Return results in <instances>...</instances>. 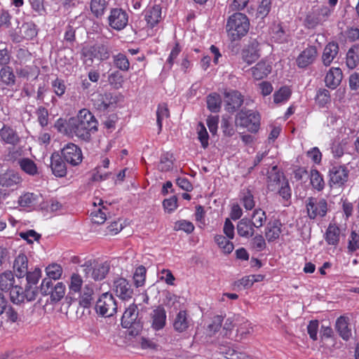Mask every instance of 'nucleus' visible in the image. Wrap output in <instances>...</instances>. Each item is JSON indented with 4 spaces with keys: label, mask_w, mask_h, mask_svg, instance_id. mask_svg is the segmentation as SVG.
I'll return each instance as SVG.
<instances>
[{
    "label": "nucleus",
    "mask_w": 359,
    "mask_h": 359,
    "mask_svg": "<svg viewBox=\"0 0 359 359\" xmlns=\"http://www.w3.org/2000/svg\"><path fill=\"white\" fill-rule=\"evenodd\" d=\"M272 38L275 41L280 43L287 41V34L280 24L274 25L272 31Z\"/></svg>",
    "instance_id": "37998d69"
},
{
    "label": "nucleus",
    "mask_w": 359,
    "mask_h": 359,
    "mask_svg": "<svg viewBox=\"0 0 359 359\" xmlns=\"http://www.w3.org/2000/svg\"><path fill=\"white\" fill-rule=\"evenodd\" d=\"M0 138L4 143L13 147L20 142V137L17 131L8 125H4L0 129Z\"/></svg>",
    "instance_id": "dca6fc26"
},
{
    "label": "nucleus",
    "mask_w": 359,
    "mask_h": 359,
    "mask_svg": "<svg viewBox=\"0 0 359 359\" xmlns=\"http://www.w3.org/2000/svg\"><path fill=\"white\" fill-rule=\"evenodd\" d=\"M292 91L287 86H283L273 94V101L279 104L287 101L291 96Z\"/></svg>",
    "instance_id": "c03bdc74"
},
{
    "label": "nucleus",
    "mask_w": 359,
    "mask_h": 359,
    "mask_svg": "<svg viewBox=\"0 0 359 359\" xmlns=\"http://www.w3.org/2000/svg\"><path fill=\"white\" fill-rule=\"evenodd\" d=\"M14 276L11 271H6L0 275V290L8 292L14 285Z\"/></svg>",
    "instance_id": "f704fd0d"
},
{
    "label": "nucleus",
    "mask_w": 359,
    "mask_h": 359,
    "mask_svg": "<svg viewBox=\"0 0 359 359\" xmlns=\"http://www.w3.org/2000/svg\"><path fill=\"white\" fill-rule=\"evenodd\" d=\"M93 47L95 50L97 58L101 60H105L109 57V50L106 44H97L94 45Z\"/></svg>",
    "instance_id": "0e129e2a"
},
{
    "label": "nucleus",
    "mask_w": 359,
    "mask_h": 359,
    "mask_svg": "<svg viewBox=\"0 0 359 359\" xmlns=\"http://www.w3.org/2000/svg\"><path fill=\"white\" fill-rule=\"evenodd\" d=\"M250 245L253 249L256 250L258 252L264 250L266 247V244L264 238V236L261 234L256 235L251 240Z\"/></svg>",
    "instance_id": "338daca9"
},
{
    "label": "nucleus",
    "mask_w": 359,
    "mask_h": 359,
    "mask_svg": "<svg viewBox=\"0 0 359 359\" xmlns=\"http://www.w3.org/2000/svg\"><path fill=\"white\" fill-rule=\"evenodd\" d=\"M18 164L25 173L29 175L38 174V168L34 161L29 158H22L18 160Z\"/></svg>",
    "instance_id": "2f4dec72"
},
{
    "label": "nucleus",
    "mask_w": 359,
    "mask_h": 359,
    "mask_svg": "<svg viewBox=\"0 0 359 359\" xmlns=\"http://www.w3.org/2000/svg\"><path fill=\"white\" fill-rule=\"evenodd\" d=\"M95 311L99 315L107 318L117 311V304L113 294L110 292L102 294L96 302Z\"/></svg>",
    "instance_id": "39448f33"
},
{
    "label": "nucleus",
    "mask_w": 359,
    "mask_h": 359,
    "mask_svg": "<svg viewBox=\"0 0 359 359\" xmlns=\"http://www.w3.org/2000/svg\"><path fill=\"white\" fill-rule=\"evenodd\" d=\"M38 198V195L33 193H27L20 197L19 203L22 207H29L36 205Z\"/></svg>",
    "instance_id": "6e6d98bb"
},
{
    "label": "nucleus",
    "mask_w": 359,
    "mask_h": 359,
    "mask_svg": "<svg viewBox=\"0 0 359 359\" xmlns=\"http://www.w3.org/2000/svg\"><path fill=\"white\" fill-rule=\"evenodd\" d=\"M46 271L48 276L47 278H50V280L55 282L56 280L61 277L62 269L61 266L57 264H52L46 267Z\"/></svg>",
    "instance_id": "3c124183"
},
{
    "label": "nucleus",
    "mask_w": 359,
    "mask_h": 359,
    "mask_svg": "<svg viewBox=\"0 0 359 359\" xmlns=\"http://www.w3.org/2000/svg\"><path fill=\"white\" fill-rule=\"evenodd\" d=\"M347 248L350 252L359 250V235L355 231H351Z\"/></svg>",
    "instance_id": "774afa93"
},
{
    "label": "nucleus",
    "mask_w": 359,
    "mask_h": 359,
    "mask_svg": "<svg viewBox=\"0 0 359 359\" xmlns=\"http://www.w3.org/2000/svg\"><path fill=\"white\" fill-rule=\"evenodd\" d=\"M315 100L319 107H325L327 103H330L331 101L330 91L325 88L318 89Z\"/></svg>",
    "instance_id": "49530a36"
},
{
    "label": "nucleus",
    "mask_w": 359,
    "mask_h": 359,
    "mask_svg": "<svg viewBox=\"0 0 359 359\" xmlns=\"http://www.w3.org/2000/svg\"><path fill=\"white\" fill-rule=\"evenodd\" d=\"M93 289L91 286L86 285L83 289V294L79 301V304L84 308H88L93 300Z\"/></svg>",
    "instance_id": "a19ab883"
},
{
    "label": "nucleus",
    "mask_w": 359,
    "mask_h": 359,
    "mask_svg": "<svg viewBox=\"0 0 359 359\" xmlns=\"http://www.w3.org/2000/svg\"><path fill=\"white\" fill-rule=\"evenodd\" d=\"M98 122L95 116L87 109H81L77 116L70 118L66 123L65 133L75 136L81 141L89 142L91 133L97 130Z\"/></svg>",
    "instance_id": "f257e3e1"
},
{
    "label": "nucleus",
    "mask_w": 359,
    "mask_h": 359,
    "mask_svg": "<svg viewBox=\"0 0 359 359\" xmlns=\"http://www.w3.org/2000/svg\"><path fill=\"white\" fill-rule=\"evenodd\" d=\"M108 81L115 88L118 89L122 87L123 77L119 71H115L109 75Z\"/></svg>",
    "instance_id": "e2e57ef3"
},
{
    "label": "nucleus",
    "mask_w": 359,
    "mask_h": 359,
    "mask_svg": "<svg viewBox=\"0 0 359 359\" xmlns=\"http://www.w3.org/2000/svg\"><path fill=\"white\" fill-rule=\"evenodd\" d=\"M61 154L66 163L75 166L83 159L81 149L74 143L67 144L61 150Z\"/></svg>",
    "instance_id": "1a4fd4ad"
},
{
    "label": "nucleus",
    "mask_w": 359,
    "mask_h": 359,
    "mask_svg": "<svg viewBox=\"0 0 359 359\" xmlns=\"http://www.w3.org/2000/svg\"><path fill=\"white\" fill-rule=\"evenodd\" d=\"M262 39L261 36L249 37L248 43L242 50V58L244 62L250 65L257 60L260 57V50Z\"/></svg>",
    "instance_id": "423d86ee"
},
{
    "label": "nucleus",
    "mask_w": 359,
    "mask_h": 359,
    "mask_svg": "<svg viewBox=\"0 0 359 359\" xmlns=\"http://www.w3.org/2000/svg\"><path fill=\"white\" fill-rule=\"evenodd\" d=\"M307 214L311 219L323 217L327 212V203L325 198L309 197L306 201Z\"/></svg>",
    "instance_id": "0eeeda50"
},
{
    "label": "nucleus",
    "mask_w": 359,
    "mask_h": 359,
    "mask_svg": "<svg viewBox=\"0 0 359 359\" xmlns=\"http://www.w3.org/2000/svg\"><path fill=\"white\" fill-rule=\"evenodd\" d=\"M91 101L95 109L100 111H104L116 107L118 97L111 93L107 92L103 94L93 95Z\"/></svg>",
    "instance_id": "6e6552de"
},
{
    "label": "nucleus",
    "mask_w": 359,
    "mask_h": 359,
    "mask_svg": "<svg viewBox=\"0 0 359 359\" xmlns=\"http://www.w3.org/2000/svg\"><path fill=\"white\" fill-rule=\"evenodd\" d=\"M222 98L217 93L210 94L207 97V107L213 113L219 111L221 109Z\"/></svg>",
    "instance_id": "e433bc0d"
},
{
    "label": "nucleus",
    "mask_w": 359,
    "mask_h": 359,
    "mask_svg": "<svg viewBox=\"0 0 359 359\" xmlns=\"http://www.w3.org/2000/svg\"><path fill=\"white\" fill-rule=\"evenodd\" d=\"M339 50V48L337 42L332 41L328 43L325 46L322 55V62L323 65L326 67L330 66L338 55Z\"/></svg>",
    "instance_id": "6ab92c4d"
},
{
    "label": "nucleus",
    "mask_w": 359,
    "mask_h": 359,
    "mask_svg": "<svg viewBox=\"0 0 359 359\" xmlns=\"http://www.w3.org/2000/svg\"><path fill=\"white\" fill-rule=\"evenodd\" d=\"M20 182V177L13 171H8L0 175V184L2 187H13Z\"/></svg>",
    "instance_id": "cd10ccee"
},
{
    "label": "nucleus",
    "mask_w": 359,
    "mask_h": 359,
    "mask_svg": "<svg viewBox=\"0 0 359 359\" xmlns=\"http://www.w3.org/2000/svg\"><path fill=\"white\" fill-rule=\"evenodd\" d=\"M343 78L342 71L339 67H332L325 77V86L330 89L337 88Z\"/></svg>",
    "instance_id": "a211bd4d"
},
{
    "label": "nucleus",
    "mask_w": 359,
    "mask_h": 359,
    "mask_svg": "<svg viewBox=\"0 0 359 359\" xmlns=\"http://www.w3.org/2000/svg\"><path fill=\"white\" fill-rule=\"evenodd\" d=\"M144 19L150 27H153L161 20V7L154 5L147 8L144 11Z\"/></svg>",
    "instance_id": "4be33fe9"
},
{
    "label": "nucleus",
    "mask_w": 359,
    "mask_h": 359,
    "mask_svg": "<svg viewBox=\"0 0 359 359\" xmlns=\"http://www.w3.org/2000/svg\"><path fill=\"white\" fill-rule=\"evenodd\" d=\"M323 20V18L320 16V13L313 12L307 15L305 19V25L309 29H313L318 26Z\"/></svg>",
    "instance_id": "13d9d810"
},
{
    "label": "nucleus",
    "mask_w": 359,
    "mask_h": 359,
    "mask_svg": "<svg viewBox=\"0 0 359 359\" xmlns=\"http://www.w3.org/2000/svg\"><path fill=\"white\" fill-rule=\"evenodd\" d=\"M28 259L25 255L20 254L15 259L13 269L18 278H22L27 273Z\"/></svg>",
    "instance_id": "b1692460"
},
{
    "label": "nucleus",
    "mask_w": 359,
    "mask_h": 359,
    "mask_svg": "<svg viewBox=\"0 0 359 359\" xmlns=\"http://www.w3.org/2000/svg\"><path fill=\"white\" fill-rule=\"evenodd\" d=\"M10 291L11 300L15 304H19L23 302L24 298V290L22 287L18 285H13Z\"/></svg>",
    "instance_id": "603ef678"
},
{
    "label": "nucleus",
    "mask_w": 359,
    "mask_h": 359,
    "mask_svg": "<svg viewBox=\"0 0 359 359\" xmlns=\"http://www.w3.org/2000/svg\"><path fill=\"white\" fill-rule=\"evenodd\" d=\"M250 21L248 17L241 13H236L229 17L226 30L231 41H239L249 31Z\"/></svg>",
    "instance_id": "f03ea898"
},
{
    "label": "nucleus",
    "mask_w": 359,
    "mask_h": 359,
    "mask_svg": "<svg viewBox=\"0 0 359 359\" xmlns=\"http://www.w3.org/2000/svg\"><path fill=\"white\" fill-rule=\"evenodd\" d=\"M347 67L353 69L359 64V45H353L347 52L346 61Z\"/></svg>",
    "instance_id": "c85d7f7f"
},
{
    "label": "nucleus",
    "mask_w": 359,
    "mask_h": 359,
    "mask_svg": "<svg viewBox=\"0 0 359 359\" xmlns=\"http://www.w3.org/2000/svg\"><path fill=\"white\" fill-rule=\"evenodd\" d=\"M83 284V280L80 275L77 273H73L71 276V280L69 283V292L67 296V299L72 300L74 297H72L74 293H79L81 291V285Z\"/></svg>",
    "instance_id": "473e14b6"
},
{
    "label": "nucleus",
    "mask_w": 359,
    "mask_h": 359,
    "mask_svg": "<svg viewBox=\"0 0 359 359\" xmlns=\"http://www.w3.org/2000/svg\"><path fill=\"white\" fill-rule=\"evenodd\" d=\"M226 109L231 113L237 111L243 104V96L238 90L225 92Z\"/></svg>",
    "instance_id": "4468645a"
},
{
    "label": "nucleus",
    "mask_w": 359,
    "mask_h": 359,
    "mask_svg": "<svg viewBox=\"0 0 359 359\" xmlns=\"http://www.w3.org/2000/svg\"><path fill=\"white\" fill-rule=\"evenodd\" d=\"M222 235H216L215 236V242L222 250L225 254H230L233 248V244L229 240Z\"/></svg>",
    "instance_id": "58836bf2"
},
{
    "label": "nucleus",
    "mask_w": 359,
    "mask_h": 359,
    "mask_svg": "<svg viewBox=\"0 0 359 359\" xmlns=\"http://www.w3.org/2000/svg\"><path fill=\"white\" fill-rule=\"evenodd\" d=\"M278 194L285 201H288L291 198L292 191L290 187L288 180L285 178H283L281 186L278 190Z\"/></svg>",
    "instance_id": "052dcab7"
},
{
    "label": "nucleus",
    "mask_w": 359,
    "mask_h": 359,
    "mask_svg": "<svg viewBox=\"0 0 359 359\" xmlns=\"http://www.w3.org/2000/svg\"><path fill=\"white\" fill-rule=\"evenodd\" d=\"M285 177L279 172L271 173L268 176L267 188L270 191H276L281 186L283 178Z\"/></svg>",
    "instance_id": "72a5a7b5"
},
{
    "label": "nucleus",
    "mask_w": 359,
    "mask_h": 359,
    "mask_svg": "<svg viewBox=\"0 0 359 359\" xmlns=\"http://www.w3.org/2000/svg\"><path fill=\"white\" fill-rule=\"evenodd\" d=\"M340 238V229L336 225L330 224L325 233V240L328 245H337Z\"/></svg>",
    "instance_id": "a878e982"
},
{
    "label": "nucleus",
    "mask_w": 359,
    "mask_h": 359,
    "mask_svg": "<svg viewBox=\"0 0 359 359\" xmlns=\"http://www.w3.org/2000/svg\"><path fill=\"white\" fill-rule=\"evenodd\" d=\"M20 34L22 38L29 40L36 36L37 32L34 24L24 23L20 28Z\"/></svg>",
    "instance_id": "79ce46f5"
},
{
    "label": "nucleus",
    "mask_w": 359,
    "mask_h": 359,
    "mask_svg": "<svg viewBox=\"0 0 359 359\" xmlns=\"http://www.w3.org/2000/svg\"><path fill=\"white\" fill-rule=\"evenodd\" d=\"M1 81L7 86H13L15 84V76L13 68L9 66L3 67L0 70Z\"/></svg>",
    "instance_id": "7c9ffc66"
},
{
    "label": "nucleus",
    "mask_w": 359,
    "mask_h": 359,
    "mask_svg": "<svg viewBox=\"0 0 359 359\" xmlns=\"http://www.w3.org/2000/svg\"><path fill=\"white\" fill-rule=\"evenodd\" d=\"M54 292L51 294V302H57L60 301L65 294V285L62 282L55 283Z\"/></svg>",
    "instance_id": "4d7b16f0"
},
{
    "label": "nucleus",
    "mask_w": 359,
    "mask_h": 359,
    "mask_svg": "<svg viewBox=\"0 0 359 359\" xmlns=\"http://www.w3.org/2000/svg\"><path fill=\"white\" fill-rule=\"evenodd\" d=\"M251 220L255 228L262 227L266 220V212L262 209H255L252 213Z\"/></svg>",
    "instance_id": "09e8293b"
},
{
    "label": "nucleus",
    "mask_w": 359,
    "mask_h": 359,
    "mask_svg": "<svg viewBox=\"0 0 359 359\" xmlns=\"http://www.w3.org/2000/svg\"><path fill=\"white\" fill-rule=\"evenodd\" d=\"M271 5V0H262L257 8V18L264 19L270 12Z\"/></svg>",
    "instance_id": "69168bd1"
},
{
    "label": "nucleus",
    "mask_w": 359,
    "mask_h": 359,
    "mask_svg": "<svg viewBox=\"0 0 359 359\" xmlns=\"http://www.w3.org/2000/svg\"><path fill=\"white\" fill-rule=\"evenodd\" d=\"M318 56V50L316 46H310L300 53L296 60L299 68H306L313 64Z\"/></svg>",
    "instance_id": "f8f14e48"
},
{
    "label": "nucleus",
    "mask_w": 359,
    "mask_h": 359,
    "mask_svg": "<svg viewBox=\"0 0 359 359\" xmlns=\"http://www.w3.org/2000/svg\"><path fill=\"white\" fill-rule=\"evenodd\" d=\"M109 264L107 262L93 266L92 278L95 280H103L109 273Z\"/></svg>",
    "instance_id": "c9c22d12"
},
{
    "label": "nucleus",
    "mask_w": 359,
    "mask_h": 359,
    "mask_svg": "<svg viewBox=\"0 0 359 359\" xmlns=\"http://www.w3.org/2000/svg\"><path fill=\"white\" fill-rule=\"evenodd\" d=\"M81 55L83 63L87 66H91L93 62V58H97L93 46L88 48H83Z\"/></svg>",
    "instance_id": "bf43d9fd"
},
{
    "label": "nucleus",
    "mask_w": 359,
    "mask_h": 359,
    "mask_svg": "<svg viewBox=\"0 0 359 359\" xmlns=\"http://www.w3.org/2000/svg\"><path fill=\"white\" fill-rule=\"evenodd\" d=\"M255 226L252 224V220L249 218L244 217L241 219L237 224L236 229L238 234L244 238H249L254 236Z\"/></svg>",
    "instance_id": "5701e85b"
},
{
    "label": "nucleus",
    "mask_w": 359,
    "mask_h": 359,
    "mask_svg": "<svg viewBox=\"0 0 359 359\" xmlns=\"http://www.w3.org/2000/svg\"><path fill=\"white\" fill-rule=\"evenodd\" d=\"M152 319V327L155 330H159L164 327L166 320V313L165 309L159 306L151 313Z\"/></svg>",
    "instance_id": "aec40b11"
},
{
    "label": "nucleus",
    "mask_w": 359,
    "mask_h": 359,
    "mask_svg": "<svg viewBox=\"0 0 359 359\" xmlns=\"http://www.w3.org/2000/svg\"><path fill=\"white\" fill-rule=\"evenodd\" d=\"M114 290L116 294L123 300L133 297V289L130 282L124 278H118L114 281Z\"/></svg>",
    "instance_id": "9b49d317"
},
{
    "label": "nucleus",
    "mask_w": 359,
    "mask_h": 359,
    "mask_svg": "<svg viewBox=\"0 0 359 359\" xmlns=\"http://www.w3.org/2000/svg\"><path fill=\"white\" fill-rule=\"evenodd\" d=\"M191 325L192 320L184 310L177 313L172 323L174 330L180 333L186 332Z\"/></svg>",
    "instance_id": "f3484780"
},
{
    "label": "nucleus",
    "mask_w": 359,
    "mask_h": 359,
    "mask_svg": "<svg viewBox=\"0 0 359 359\" xmlns=\"http://www.w3.org/2000/svg\"><path fill=\"white\" fill-rule=\"evenodd\" d=\"M336 330L339 336L344 340L347 341L351 336V331L348 328V319L344 316H340L335 324Z\"/></svg>",
    "instance_id": "bb28decb"
},
{
    "label": "nucleus",
    "mask_w": 359,
    "mask_h": 359,
    "mask_svg": "<svg viewBox=\"0 0 359 359\" xmlns=\"http://www.w3.org/2000/svg\"><path fill=\"white\" fill-rule=\"evenodd\" d=\"M55 283V282L50 280V278L43 279L40 285V293L43 296L50 295V298L51 299V294L54 292Z\"/></svg>",
    "instance_id": "864d4df0"
},
{
    "label": "nucleus",
    "mask_w": 359,
    "mask_h": 359,
    "mask_svg": "<svg viewBox=\"0 0 359 359\" xmlns=\"http://www.w3.org/2000/svg\"><path fill=\"white\" fill-rule=\"evenodd\" d=\"M169 110L165 103L160 104L156 111V122L159 132L162 129V121L164 118L169 117Z\"/></svg>",
    "instance_id": "5fc2aeb1"
},
{
    "label": "nucleus",
    "mask_w": 359,
    "mask_h": 359,
    "mask_svg": "<svg viewBox=\"0 0 359 359\" xmlns=\"http://www.w3.org/2000/svg\"><path fill=\"white\" fill-rule=\"evenodd\" d=\"M282 223L279 219H274L269 222L265 228V236L268 242H273L277 240L282 232Z\"/></svg>",
    "instance_id": "412c9836"
},
{
    "label": "nucleus",
    "mask_w": 359,
    "mask_h": 359,
    "mask_svg": "<svg viewBox=\"0 0 359 359\" xmlns=\"http://www.w3.org/2000/svg\"><path fill=\"white\" fill-rule=\"evenodd\" d=\"M272 69L271 65L265 61L259 62L252 70L253 77L257 80H261L267 76Z\"/></svg>",
    "instance_id": "393cba45"
},
{
    "label": "nucleus",
    "mask_w": 359,
    "mask_h": 359,
    "mask_svg": "<svg viewBox=\"0 0 359 359\" xmlns=\"http://www.w3.org/2000/svg\"><path fill=\"white\" fill-rule=\"evenodd\" d=\"M108 2L106 0H91L90 8L93 15L97 18H101L107 9Z\"/></svg>",
    "instance_id": "c756f323"
},
{
    "label": "nucleus",
    "mask_w": 359,
    "mask_h": 359,
    "mask_svg": "<svg viewBox=\"0 0 359 359\" xmlns=\"http://www.w3.org/2000/svg\"><path fill=\"white\" fill-rule=\"evenodd\" d=\"M330 183L342 186L347 182L348 170L344 165H334L329 170Z\"/></svg>",
    "instance_id": "ddd939ff"
},
{
    "label": "nucleus",
    "mask_w": 359,
    "mask_h": 359,
    "mask_svg": "<svg viewBox=\"0 0 359 359\" xmlns=\"http://www.w3.org/2000/svg\"><path fill=\"white\" fill-rule=\"evenodd\" d=\"M121 325L124 328H128L129 334L132 336H137L142 331L143 320L135 304H131L126 309L121 318Z\"/></svg>",
    "instance_id": "7ed1b4c3"
},
{
    "label": "nucleus",
    "mask_w": 359,
    "mask_h": 359,
    "mask_svg": "<svg viewBox=\"0 0 359 359\" xmlns=\"http://www.w3.org/2000/svg\"><path fill=\"white\" fill-rule=\"evenodd\" d=\"M197 133L198 138L201 142L202 147L205 149L208 146L209 135L205 126L201 122L198 124Z\"/></svg>",
    "instance_id": "680f3d73"
},
{
    "label": "nucleus",
    "mask_w": 359,
    "mask_h": 359,
    "mask_svg": "<svg viewBox=\"0 0 359 359\" xmlns=\"http://www.w3.org/2000/svg\"><path fill=\"white\" fill-rule=\"evenodd\" d=\"M113 62L114 66L118 69L127 72L130 68V62L126 55L123 53H118L113 55Z\"/></svg>",
    "instance_id": "ea45409f"
},
{
    "label": "nucleus",
    "mask_w": 359,
    "mask_h": 359,
    "mask_svg": "<svg viewBox=\"0 0 359 359\" xmlns=\"http://www.w3.org/2000/svg\"><path fill=\"white\" fill-rule=\"evenodd\" d=\"M172 158V154L168 152L162 154L160 159V163L158 165L159 170L162 172L170 170L173 164Z\"/></svg>",
    "instance_id": "de8ad7c7"
},
{
    "label": "nucleus",
    "mask_w": 359,
    "mask_h": 359,
    "mask_svg": "<svg viewBox=\"0 0 359 359\" xmlns=\"http://www.w3.org/2000/svg\"><path fill=\"white\" fill-rule=\"evenodd\" d=\"M100 205H102V208H98L97 210L91 212V219L93 223L97 224H103L107 219V208L103 205V201H100Z\"/></svg>",
    "instance_id": "4c0bfd02"
},
{
    "label": "nucleus",
    "mask_w": 359,
    "mask_h": 359,
    "mask_svg": "<svg viewBox=\"0 0 359 359\" xmlns=\"http://www.w3.org/2000/svg\"><path fill=\"white\" fill-rule=\"evenodd\" d=\"M146 268L140 265L135 271L133 274L134 284L136 287H142L144 285L146 279Z\"/></svg>",
    "instance_id": "a18cd8bd"
},
{
    "label": "nucleus",
    "mask_w": 359,
    "mask_h": 359,
    "mask_svg": "<svg viewBox=\"0 0 359 359\" xmlns=\"http://www.w3.org/2000/svg\"><path fill=\"white\" fill-rule=\"evenodd\" d=\"M50 168L53 174L57 177H65L67 174V167L65 160L58 152H54L50 157Z\"/></svg>",
    "instance_id": "2eb2a0df"
},
{
    "label": "nucleus",
    "mask_w": 359,
    "mask_h": 359,
    "mask_svg": "<svg viewBox=\"0 0 359 359\" xmlns=\"http://www.w3.org/2000/svg\"><path fill=\"white\" fill-rule=\"evenodd\" d=\"M310 177L311 184L314 189H317L318 191H321L323 189L325 186L324 180L317 170H311Z\"/></svg>",
    "instance_id": "8fccbe9b"
},
{
    "label": "nucleus",
    "mask_w": 359,
    "mask_h": 359,
    "mask_svg": "<svg viewBox=\"0 0 359 359\" xmlns=\"http://www.w3.org/2000/svg\"><path fill=\"white\" fill-rule=\"evenodd\" d=\"M235 123L251 133H256L260 126V115L257 111L243 109L237 114Z\"/></svg>",
    "instance_id": "20e7f679"
},
{
    "label": "nucleus",
    "mask_w": 359,
    "mask_h": 359,
    "mask_svg": "<svg viewBox=\"0 0 359 359\" xmlns=\"http://www.w3.org/2000/svg\"><path fill=\"white\" fill-rule=\"evenodd\" d=\"M109 25L114 29L120 31L124 29L128 22V15L122 8H112L108 17Z\"/></svg>",
    "instance_id": "9d476101"
}]
</instances>
